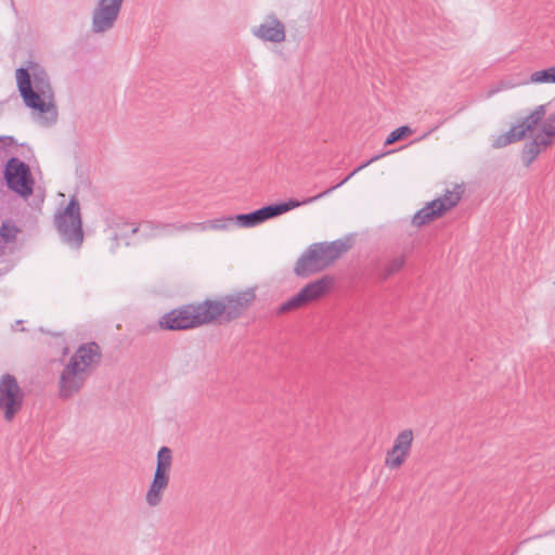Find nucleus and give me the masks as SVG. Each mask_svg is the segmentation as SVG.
<instances>
[{"label": "nucleus", "mask_w": 555, "mask_h": 555, "mask_svg": "<svg viewBox=\"0 0 555 555\" xmlns=\"http://www.w3.org/2000/svg\"><path fill=\"white\" fill-rule=\"evenodd\" d=\"M256 300L255 288L237 292L223 296L220 300L205 299L193 304L197 325L219 323L227 324L241 318Z\"/></svg>", "instance_id": "f257e3e1"}, {"label": "nucleus", "mask_w": 555, "mask_h": 555, "mask_svg": "<svg viewBox=\"0 0 555 555\" xmlns=\"http://www.w3.org/2000/svg\"><path fill=\"white\" fill-rule=\"evenodd\" d=\"M384 154H379V155H375L373 156L371 159H369L367 162L361 164L360 166H358L353 171H351L345 179H343L339 183H337L336 185H333L328 189H326L325 191L321 192L320 194L315 195V196H312V197H309L302 202L298 201V199H288L287 202H282V203H275V204H270V205H267V206H263L259 209H256L251 212H248V214H238V215H235V216H232V222L233 224H236L237 227L240 228H251V227H256L271 218H275L278 216H281L282 214H285L294 208H297L299 207L301 204H308V203H312L314 201H318L322 197H324L325 195L330 194L332 191H334L335 189L341 186L344 183H346L351 177H353L357 172H359L360 170H362L363 168H365L366 166H369L370 164L374 163L375 160L379 159L380 157H383Z\"/></svg>", "instance_id": "f03ea898"}, {"label": "nucleus", "mask_w": 555, "mask_h": 555, "mask_svg": "<svg viewBox=\"0 0 555 555\" xmlns=\"http://www.w3.org/2000/svg\"><path fill=\"white\" fill-rule=\"evenodd\" d=\"M16 81L20 95L25 105L41 114L48 113L53 101V90L46 70L37 68L31 75L27 68L16 69Z\"/></svg>", "instance_id": "7ed1b4c3"}, {"label": "nucleus", "mask_w": 555, "mask_h": 555, "mask_svg": "<svg viewBox=\"0 0 555 555\" xmlns=\"http://www.w3.org/2000/svg\"><path fill=\"white\" fill-rule=\"evenodd\" d=\"M53 223L65 244L75 249L80 248L83 243L85 232L82 229L80 204L76 195L69 198L68 204L62 211L55 214Z\"/></svg>", "instance_id": "20e7f679"}, {"label": "nucleus", "mask_w": 555, "mask_h": 555, "mask_svg": "<svg viewBox=\"0 0 555 555\" xmlns=\"http://www.w3.org/2000/svg\"><path fill=\"white\" fill-rule=\"evenodd\" d=\"M3 179L9 190L23 198L34 193L35 180L30 167L20 158L10 157L3 169Z\"/></svg>", "instance_id": "39448f33"}, {"label": "nucleus", "mask_w": 555, "mask_h": 555, "mask_svg": "<svg viewBox=\"0 0 555 555\" xmlns=\"http://www.w3.org/2000/svg\"><path fill=\"white\" fill-rule=\"evenodd\" d=\"M24 402V392L17 379L9 373L0 378V410L3 411L4 420L11 422L21 411Z\"/></svg>", "instance_id": "423d86ee"}, {"label": "nucleus", "mask_w": 555, "mask_h": 555, "mask_svg": "<svg viewBox=\"0 0 555 555\" xmlns=\"http://www.w3.org/2000/svg\"><path fill=\"white\" fill-rule=\"evenodd\" d=\"M546 115V105H538L522 121L512 127L507 132L500 134L493 142L492 146L495 149L505 147L508 144L524 139L528 132L537 129L538 125L544 119Z\"/></svg>", "instance_id": "0eeeda50"}, {"label": "nucleus", "mask_w": 555, "mask_h": 555, "mask_svg": "<svg viewBox=\"0 0 555 555\" xmlns=\"http://www.w3.org/2000/svg\"><path fill=\"white\" fill-rule=\"evenodd\" d=\"M89 377L76 362H68L59 378V398L65 401L76 396Z\"/></svg>", "instance_id": "6e6552de"}, {"label": "nucleus", "mask_w": 555, "mask_h": 555, "mask_svg": "<svg viewBox=\"0 0 555 555\" xmlns=\"http://www.w3.org/2000/svg\"><path fill=\"white\" fill-rule=\"evenodd\" d=\"M194 312L193 304L178 307L162 315L158 326L164 331H186L198 327Z\"/></svg>", "instance_id": "1a4fd4ad"}, {"label": "nucleus", "mask_w": 555, "mask_h": 555, "mask_svg": "<svg viewBox=\"0 0 555 555\" xmlns=\"http://www.w3.org/2000/svg\"><path fill=\"white\" fill-rule=\"evenodd\" d=\"M124 0H99L92 13V31L105 33L113 28Z\"/></svg>", "instance_id": "9d476101"}, {"label": "nucleus", "mask_w": 555, "mask_h": 555, "mask_svg": "<svg viewBox=\"0 0 555 555\" xmlns=\"http://www.w3.org/2000/svg\"><path fill=\"white\" fill-rule=\"evenodd\" d=\"M102 361L101 347L95 341L81 344L68 362H76L80 370H83L89 376L100 365Z\"/></svg>", "instance_id": "9b49d317"}, {"label": "nucleus", "mask_w": 555, "mask_h": 555, "mask_svg": "<svg viewBox=\"0 0 555 555\" xmlns=\"http://www.w3.org/2000/svg\"><path fill=\"white\" fill-rule=\"evenodd\" d=\"M413 442L412 429H404L398 434L392 448L387 452L385 465L397 469L405 462Z\"/></svg>", "instance_id": "f8f14e48"}, {"label": "nucleus", "mask_w": 555, "mask_h": 555, "mask_svg": "<svg viewBox=\"0 0 555 555\" xmlns=\"http://www.w3.org/2000/svg\"><path fill=\"white\" fill-rule=\"evenodd\" d=\"M325 269L326 263L322 261V258L313 243L296 261L294 266V273L300 278H308Z\"/></svg>", "instance_id": "ddd939ff"}, {"label": "nucleus", "mask_w": 555, "mask_h": 555, "mask_svg": "<svg viewBox=\"0 0 555 555\" xmlns=\"http://www.w3.org/2000/svg\"><path fill=\"white\" fill-rule=\"evenodd\" d=\"M322 261L326 263V268L332 266L338 258L346 254L352 247V238L336 240L333 242L314 243Z\"/></svg>", "instance_id": "4468645a"}, {"label": "nucleus", "mask_w": 555, "mask_h": 555, "mask_svg": "<svg viewBox=\"0 0 555 555\" xmlns=\"http://www.w3.org/2000/svg\"><path fill=\"white\" fill-rule=\"evenodd\" d=\"M253 34L263 40L280 43L285 40L284 24L274 15H268L264 23L253 29Z\"/></svg>", "instance_id": "2eb2a0df"}, {"label": "nucleus", "mask_w": 555, "mask_h": 555, "mask_svg": "<svg viewBox=\"0 0 555 555\" xmlns=\"http://www.w3.org/2000/svg\"><path fill=\"white\" fill-rule=\"evenodd\" d=\"M334 279L331 275H323L322 278L308 283L300 291L299 294L306 305L317 301L325 296L332 288Z\"/></svg>", "instance_id": "dca6fc26"}, {"label": "nucleus", "mask_w": 555, "mask_h": 555, "mask_svg": "<svg viewBox=\"0 0 555 555\" xmlns=\"http://www.w3.org/2000/svg\"><path fill=\"white\" fill-rule=\"evenodd\" d=\"M169 485V472L155 469L153 480L146 492L145 500L149 506H157L163 499V492Z\"/></svg>", "instance_id": "f3484780"}, {"label": "nucleus", "mask_w": 555, "mask_h": 555, "mask_svg": "<svg viewBox=\"0 0 555 555\" xmlns=\"http://www.w3.org/2000/svg\"><path fill=\"white\" fill-rule=\"evenodd\" d=\"M444 212L446 208L441 205L436 208L435 203L430 202L414 215L412 224L418 228L423 227L441 217Z\"/></svg>", "instance_id": "a211bd4d"}, {"label": "nucleus", "mask_w": 555, "mask_h": 555, "mask_svg": "<svg viewBox=\"0 0 555 555\" xmlns=\"http://www.w3.org/2000/svg\"><path fill=\"white\" fill-rule=\"evenodd\" d=\"M233 224L232 216L216 218L203 222H193V231H225Z\"/></svg>", "instance_id": "6ab92c4d"}, {"label": "nucleus", "mask_w": 555, "mask_h": 555, "mask_svg": "<svg viewBox=\"0 0 555 555\" xmlns=\"http://www.w3.org/2000/svg\"><path fill=\"white\" fill-rule=\"evenodd\" d=\"M456 189H459L460 191L447 190L441 197L431 201L433 203H435V207L438 208L441 205L443 208H446V212L451 208L455 207L460 203L462 194L461 186L456 185Z\"/></svg>", "instance_id": "aec40b11"}, {"label": "nucleus", "mask_w": 555, "mask_h": 555, "mask_svg": "<svg viewBox=\"0 0 555 555\" xmlns=\"http://www.w3.org/2000/svg\"><path fill=\"white\" fill-rule=\"evenodd\" d=\"M160 225H162L160 221L146 220V221L141 222L139 225L133 227L130 230V234L131 235L137 234L140 231V229L142 228L144 230V236L146 238L155 237L162 231Z\"/></svg>", "instance_id": "412c9836"}, {"label": "nucleus", "mask_w": 555, "mask_h": 555, "mask_svg": "<svg viewBox=\"0 0 555 555\" xmlns=\"http://www.w3.org/2000/svg\"><path fill=\"white\" fill-rule=\"evenodd\" d=\"M405 264V258L404 256H397L389 260L383 270L379 272L380 280L385 281L389 279L390 276L398 273Z\"/></svg>", "instance_id": "4be33fe9"}, {"label": "nucleus", "mask_w": 555, "mask_h": 555, "mask_svg": "<svg viewBox=\"0 0 555 555\" xmlns=\"http://www.w3.org/2000/svg\"><path fill=\"white\" fill-rule=\"evenodd\" d=\"M530 82H532V83H547V82L555 83V66L532 73L530 76Z\"/></svg>", "instance_id": "5701e85b"}, {"label": "nucleus", "mask_w": 555, "mask_h": 555, "mask_svg": "<svg viewBox=\"0 0 555 555\" xmlns=\"http://www.w3.org/2000/svg\"><path fill=\"white\" fill-rule=\"evenodd\" d=\"M172 463V451L168 447H162L157 453L156 469L169 472Z\"/></svg>", "instance_id": "b1692460"}, {"label": "nucleus", "mask_w": 555, "mask_h": 555, "mask_svg": "<svg viewBox=\"0 0 555 555\" xmlns=\"http://www.w3.org/2000/svg\"><path fill=\"white\" fill-rule=\"evenodd\" d=\"M413 133V130L409 126H401L391 131L385 140V145L393 144L398 141L406 139Z\"/></svg>", "instance_id": "393cba45"}, {"label": "nucleus", "mask_w": 555, "mask_h": 555, "mask_svg": "<svg viewBox=\"0 0 555 555\" xmlns=\"http://www.w3.org/2000/svg\"><path fill=\"white\" fill-rule=\"evenodd\" d=\"M540 154V149H537L535 142H528L525 144L521 152V159L525 166H529Z\"/></svg>", "instance_id": "a878e982"}, {"label": "nucleus", "mask_w": 555, "mask_h": 555, "mask_svg": "<svg viewBox=\"0 0 555 555\" xmlns=\"http://www.w3.org/2000/svg\"><path fill=\"white\" fill-rule=\"evenodd\" d=\"M306 306V304L302 300V297L300 296L299 293H297L295 296H293L292 298H289L288 300H286L284 304H282L279 309H278V313L279 314H283V313H286V312H289V311H294V310H297L301 307Z\"/></svg>", "instance_id": "bb28decb"}, {"label": "nucleus", "mask_w": 555, "mask_h": 555, "mask_svg": "<svg viewBox=\"0 0 555 555\" xmlns=\"http://www.w3.org/2000/svg\"><path fill=\"white\" fill-rule=\"evenodd\" d=\"M306 306V304L302 300V297L300 296L299 293H297L295 296H293L292 298H289L288 300H286L284 304H282L279 309H278V313L279 314H283V313H286V312H289V311H294V310H297L301 307Z\"/></svg>", "instance_id": "cd10ccee"}, {"label": "nucleus", "mask_w": 555, "mask_h": 555, "mask_svg": "<svg viewBox=\"0 0 555 555\" xmlns=\"http://www.w3.org/2000/svg\"><path fill=\"white\" fill-rule=\"evenodd\" d=\"M18 233L17 227L11 221H3L0 228V236L5 243H12L16 240Z\"/></svg>", "instance_id": "c85d7f7f"}, {"label": "nucleus", "mask_w": 555, "mask_h": 555, "mask_svg": "<svg viewBox=\"0 0 555 555\" xmlns=\"http://www.w3.org/2000/svg\"><path fill=\"white\" fill-rule=\"evenodd\" d=\"M162 231L168 234L172 232H188L193 231V222L182 223V222H162Z\"/></svg>", "instance_id": "c756f323"}, {"label": "nucleus", "mask_w": 555, "mask_h": 555, "mask_svg": "<svg viewBox=\"0 0 555 555\" xmlns=\"http://www.w3.org/2000/svg\"><path fill=\"white\" fill-rule=\"evenodd\" d=\"M542 132L547 137H555V112L550 114L542 125Z\"/></svg>", "instance_id": "7c9ffc66"}, {"label": "nucleus", "mask_w": 555, "mask_h": 555, "mask_svg": "<svg viewBox=\"0 0 555 555\" xmlns=\"http://www.w3.org/2000/svg\"><path fill=\"white\" fill-rule=\"evenodd\" d=\"M552 138L553 137H547V134L542 132V133L537 134L533 138L532 142L537 143V149H540V152H541L542 150H545L550 145H552Z\"/></svg>", "instance_id": "2f4dec72"}, {"label": "nucleus", "mask_w": 555, "mask_h": 555, "mask_svg": "<svg viewBox=\"0 0 555 555\" xmlns=\"http://www.w3.org/2000/svg\"><path fill=\"white\" fill-rule=\"evenodd\" d=\"M0 142L3 144V146H11L15 143V140L13 137L10 135H1Z\"/></svg>", "instance_id": "473e14b6"}, {"label": "nucleus", "mask_w": 555, "mask_h": 555, "mask_svg": "<svg viewBox=\"0 0 555 555\" xmlns=\"http://www.w3.org/2000/svg\"><path fill=\"white\" fill-rule=\"evenodd\" d=\"M435 129H433L434 131ZM431 130L430 131H427V133L424 134V137H426L427 134H430Z\"/></svg>", "instance_id": "72a5a7b5"}]
</instances>
